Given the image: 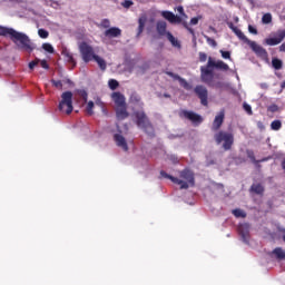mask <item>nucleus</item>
Here are the masks:
<instances>
[{
    "label": "nucleus",
    "mask_w": 285,
    "mask_h": 285,
    "mask_svg": "<svg viewBox=\"0 0 285 285\" xmlns=\"http://www.w3.org/2000/svg\"><path fill=\"white\" fill-rule=\"evenodd\" d=\"M116 117L117 119H128L129 117L128 106L122 105V106L116 107Z\"/></svg>",
    "instance_id": "412c9836"
},
{
    "label": "nucleus",
    "mask_w": 285,
    "mask_h": 285,
    "mask_svg": "<svg viewBox=\"0 0 285 285\" xmlns=\"http://www.w3.org/2000/svg\"><path fill=\"white\" fill-rule=\"evenodd\" d=\"M246 155L254 164L258 163L257 159H255V151H253V149H247Z\"/></svg>",
    "instance_id": "e433bc0d"
},
{
    "label": "nucleus",
    "mask_w": 285,
    "mask_h": 285,
    "mask_svg": "<svg viewBox=\"0 0 285 285\" xmlns=\"http://www.w3.org/2000/svg\"><path fill=\"white\" fill-rule=\"evenodd\" d=\"M40 66H41V68H43L45 70H49V69H50V66L48 65V61H47V60H41V61H40Z\"/></svg>",
    "instance_id": "3c124183"
},
{
    "label": "nucleus",
    "mask_w": 285,
    "mask_h": 285,
    "mask_svg": "<svg viewBox=\"0 0 285 285\" xmlns=\"http://www.w3.org/2000/svg\"><path fill=\"white\" fill-rule=\"evenodd\" d=\"M214 141L222 146L223 150H232L235 144V134L233 131L218 130L214 134Z\"/></svg>",
    "instance_id": "7ed1b4c3"
},
{
    "label": "nucleus",
    "mask_w": 285,
    "mask_h": 285,
    "mask_svg": "<svg viewBox=\"0 0 285 285\" xmlns=\"http://www.w3.org/2000/svg\"><path fill=\"white\" fill-rule=\"evenodd\" d=\"M227 26L229 30H232L240 41L244 42L248 39V37H246V35H244V32H242V30L237 28L233 22H228Z\"/></svg>",
    "instance_id": "6ab92c4d"
},
{
    "label": "nucleus",
    "mask_w": 285,
    "mask_h": 285,
    "mask_svg": "<svg viewBox=\"0 0 285 285\" xmlns=\"http://www.w3.org/2000/svg\"><path fill=\"white\" fill-rule=\"evenodd\" d=\"M108 86H109L110 90H117L119 88V81H117L115 79H110L108 81Z\"/></svg>",
    "instance_id": "473e14b6"
},
{
    "label": "nucleus",
    "mask_w": 285,
    "mask_h": 285,
    "mask_svg": "<svg viewBox=\"0 0 285 285\" xmlns=\"http://www.w3.org/2000/svg\"><path fill=\"white\" fill-rule=\"evenodd\" d=\"M38 35L40 39H48V37L50 36V33L46 29H39Z\"/></svg>",
    "instance_id": "4c0bfd02"
},
{
    "label": "nucleus",
    "mask_w": 285,
    "mask_h": 285,
    "mask_svg": "<svg viewBox=\"0 0 285 285\" xmlns=\"http://www.w3.org/2000/svg\"><path fill=\"white\" fill-rule=\"evenodd\" d=\"M272 66L275 70H282V67L284 66V62L279 60V58H273L272 59Z\"/></svg>",
    "instance_id": "bb28decb"
},
{
    "label": "nucleus",
    "mask_w": 285,
    "mask_h": 285,
    "mask_svg": "<svg viewBox=\"0 0 285 285\" xmlns=\"http://www.w3.org/2000/svg\"><path fill=\"white\" fill-rule=\"evenodd\" d=\"M197 23H199V18L194 17V18L190 19V24L191 26H197Z\"/></svg>",
    "instance_id": "6e6d98bb"
},
{
    "label": "nucleus",
    "mask_w": 285,
    "mask_h": 285,
    "mask_svg": "<svg viewBox=\"0 0 285 285\" xmlns=\"http://www.w3.org/2000/svg\"><path fill=\"white\" fill-rule=\"evenodd\" d=\"M78 49L81 55V59L82 61H85V63H90V61H92L94 58L97 56L95 53V48H92V46H90L86 41L80 42L78 45Z\"/></svg>",
    "instance_id": "423d86ee"
},
{
    "label": "nucleus",
    "mask_w": 285,
    "mask_h": 285,
    "mask_svg": "<svg viewBox=\"0 0 285 285\" xmlns=\"http://www.w3.org/2000/svg\"><path fill=\"white\" fill-rule=\"evenodd\" d=\"M164 97H165L166 99H170V95H169V94H164Z\"/></svg>",
    "instance_id": "bf43d9fd"
},
{
    "label": "nucleus",
    "mask_w": 285,
    "mask_h": 285,
    "mask_svg": "<svg viewBox=\"0 0 285 285\" xmlns=\"http://www.w3.org/2000/svg\"><path fill=\"white\" fill-rule=\"evenodd\" d=\"M114 140L116 141V145L119 148H122L125 153H128V142L126 141V138L121 134H115Z\"/></svg>",
    "instance_id": "f3484780"
},
{
    "label": "nucleus",
    "mask_w": 285,
    "mask_h": 285,
    "mask_svg": "<svg viewBox=\"0 0 285 285\" xmlns=\"http://www.w3.org/2000/svg\"><path fill=\"white\" fill-rule=\"evenodd\" d=\"M92 108H95V102L92 100H90L88 104H87V115L89 116H92L95 115V111H92Z\"/></svg>",
    "instance_id": "f704fd0d"
},
{
    "label": "nucleus",
    "mask_w": 285,
    "mask_h": 285,
    "mask_svg": "<svg viewBox=\"0 0 285 285\" xmlns=\"http://www.w3.org/2000/svg\"><path fill=\"white\" fill-rule=\"evenodd\" d=\"M198 57H199V61L202 63H204L206 61V59H208V56L205 52H199Z\"/></svg>",
    "instance_id": "09e8293b"
},
{
    "label": "nucleus",
    "mask_w": 285,
    "mask_h": 285,
    "mask_svg": "<svg viewBox=\"0 0 285 285\" xmlns=\"http://www.w3.org/2000/svg\"><path fill=\"white\" fill-rule=\"evenodd\" d=\"M9 39H11L19 50H24V52H32V50H35V43H32L30 37L23 32L12 29Z\"/></svg>",
    "instance_id": "f03ea898"
},
{
    "label": "nucleus",
    "mask_w": 285,
    "mask_h": 285,
    "mask_svg": "<svg viewBox=\"0 0 285 285\" xmlns=\"http://www.w3.org/2000/svg\"><path fill=\"white\" fill-rule=\"evenodd\" d=\"M58 110L65 115H71L75 107L72 106V91H65L61 94V100L58 105Z\"/></svg>",
    "instance_id": "39448f33"
},
{
    "label": "nucleus",
    "mask_w": 285,
    "mask_h": 285,
    "mask_svg": "<svg viewBox=\"0 0 285 285\" xmlns=\"http://www.w3.org/2000/svg\"><path fill=\"white\" fill-rule=\"evenodd\" d=\"M268 112H277V110H279V107L277 105H271L267 108Z\"/></svg>",
    "instance_id": "8fccbe9b"
},
{
    "label": "nucleus",
    "mask_w": 285,
    "mask_h": 285,
    "mask_svg": "<svg viewBox=\"0 0 285 285\" xmlns=\"http://www.w3.org/2000/svg\"><path fill=\"white\" fill-rule=\"evenodd\" d=\"M262 23L268 24V23H273V14L271 13H265L262 17Z\"/></svg>",
    "instance_id": "cd10ccee"
},
{
    "label": "nucleus",
    "mask_w": 285,
    "mask_h": 285,
    "mask_svg": "<svg viewBox=\"0 0 285 285\" xmlns=\"http://www.w3.org/2000/svg\"><path fill=\"white\" fill-rule=\"evenodd\" d=\"M285 89V80L283 82H281V90Z\"/></svg>",
    "instance_id": "4d7b16f0"
},
{
    "label": "nucleus",
    "mask_w": 285,
    "mask_h": 285,
    "mask_svg": "<svg viewBox=\"0 0 285 285\" xmlns=\"http://www.w3.org/2000/svg\"><path fill=\"white\" fill-rule=\"evenodd\" d=\"M189 30L190 35H195V31L191 28H187Z\"/></svg>",
    "instance_id": "13d9d810"
},
{
    "label": "nucleus",
    "mask_w": 285,
    "mask_h": 285,
    "mask_svg": "<svg viewBox=\"0 0 285 285\" xmlns=\"http://www.w3.org/2000/svg\"><path fill=\"white\" fill-rule=\"evenodd\" d=\"M180 179H184V183L187 184L188 188L195 186V173L193 170L185 168L179 173Z\"/></svg>",
    "instance_id": "1a4fd4ad"
},
{
    "label": "nucleus",
    "mask_w": 285,
    "mask_h": 285,
    "mask_svg": "<svg viewBox=\"0 0 285 285\" xmlns=\"http://www.w3.org/2000/svg\"><path fill=\"white\" fill-rule=\"evenodd\" d=\"M41 60H39V59H36V60H32L31 62H29V70H35V67L36 66H39V62H40Z\"/></svg>",
    "instance_id": "de8ad7c7"
},
{
    "label": "nucleus",
    "mask_w": 285,
    "mask_h": 285,
    "mask_svg": "<svg viewBox=\"0 0 285 285\" xmlns=\"http://www.w3.org/2000/svg\"><path fill=\"white\" fill-rule=\"evenodd\" d=\"M180 86L185 89V90H190L193 87L190 86V83H188V81L184 78H180V80H178Z\"/></svg>",
    "instance_id": "c9c22d12"
},
{
    "label": "nucleus",
    "mask_w": 285,
    "mask_h": 285,
    "mask_svg": "<svg viewBox=\"0 0 285 285\" xmlns=\"http://www.w3.org/2000/svg\"><path fill=\"white\" fill-rule=\"evenodd\" d=\"M226 118V112L220 110L216 116L212 124V132H219L222 126H224V119Z\"/></svg>",
    "instance_id": "9d476101"
},
{
    "label": "nucleus",
    "mask_w": 285,
    "mask_h": 285,
    "mask_svg": "<svg viewBox=\"0 0 285 285\" xmlns=\"http://www.w3.org/2000/svg\"><path fill=\"white\" fill-rule=\"evenodd\" d=\"M122 6H124V8H130V6H132V1L131 0H125L122 2Z\"/></svg>",
    "instance_id": "864d4df0"
},
{
    "label": "nucleus",
    "mask_w": 285,
    "mask_h": 285,
    "mask_svg": "<svg viewBox=\"0 0 285 285\" xmlns=\"http://www.w3.org/2000/svg\"><path fill=\"white\" fill-rule=\"evenodd\" d=\"M244 43H247V46H249L253 52H255V55H257L261 59L263 60L268 59V51H266L264 47L257 45V42L252 41L250 39L247 38L244 40Z\"/></svg>",
    "instance_id": "0eeeda50"
},
{
    "label": "nucleus",
    "mask_w": 285,
    "mask_h": 285,
    "mask_svg": "<svg viewBox=\"0 0 285 285\" xmlns=\"http://www.w3.org/2000/svg\"><path fill=\"white\" fill-rule=\"evenodd\" d=\"M131 104H141V106H144V102H141V97H139L138 95H134L130 98Z\"/></svg>",
    "instance_id": "a19ab883"
},
{
    "label": "nucleus",
    "mask_w": 285,
    "mask_h": 285,
    "mask_svg": "<svg viewBox=\"0 0 285 285\" xmlns=\"http://www.w3.org/2000/svg\"><path fill=\"white\" fill-rule=\"evenodd\" d=\"M238 235H240L243 242H245V244H248V239L250 238V232H249V227L248 224H243L238 227Z\"/></svg>",
    "instance_id": "2eb2a0df"
},
{
    "label": "nucleus",
    "mask_w": 285,
    "mask_h": 285,
    "mask_svg": "<svg viewBox=\"0 0 285 285\" xmlns=\"http://www.w3.org/2000/svg\"><path fill=\"white\" fill-rule=\"evenodd\" d=\"M234 217H243L246 218V214L242 209H234L233 212Z\"/></svg>",
    "instance_id": "58836bf2"
},
{
    "label": "nucleus",
    "mask_w": 285,
    "mask_h": 285,
    "mask_svg": "<svg viewBox=\"0 0 285 285\" xmlns=\"http://www.w3.org/2000/svg\"><path fill=\"white\" fill-rule=\"evenodd\" d=\"M195 95L200 99L202 106H208V89L202 85L194 88Z\"/></svg>",
    "instance_id": "6e6552de"
},
{
    "label": "nucleus",
    "mask_w": 285,
    "mask_h": 285,
    "mask_svg": "<svg viewBox=\"0 0 285 285\" xmlns=\"http://www.w3.org/2000/svg\"><path fill=\"white\" fill-rule=\"evenodd\" d=\"M273 255H275L278 259H285V252L282 249V247H276L273 252Z\"/></svg>",
    "instance_id": "393cba45"
},
{
    "label": "nucleus",
    "mask_w": 285,
    "mask_h": 285,
    "mask_svg": "<svg viewBox=\"0 0 285 285\" xmlns=\"http://www.w3.org/2000/svg\"><path fill=\"white\" fill-rule=\"evenodd\" d=\"M146 27V21H144V19H139L138 20V33L137 37H139L141 35V32H144V28Z\"/></svg>",
    "instance_id": "2f4dec72"
},
{
    "label": "nucleus",
    "mask_w": 285,
    "mask_h": 285,
    "mask_svg": "<svg viewBox=\"0 0 285 285\" xmlns=\"http://www.w3.org/2000/svg\"><path fill=\"white\" fill-rule=\"evenodd\" d=\"M111 99L114 104L116 105V108L119 106H126V96L119 91H114L111 94Z\"/></svg>",
    "instance_id": "4468645a"
},
{
    "label": "nucleus",
    "mask_w": 285,
    "mask_h": 285,
    "mask_svg": "<svg viewBox=\"0 0 285 285\" xmlns=\"http://www.w3.org/2000/svg\"><path fill=\"white\" fill-rule=\"evenodd\" d=\"M160 176L164 177L165 179H170V181H173V184H177L178 186H180V190H188V183H185L181 179H179L175 176H171L164 170L160 171Z\"/></svg>",
    "instance_id": "9b49d317"
},
{
    "label": "nucleus",
    "mask_w": 285,
    "mask_h": 285,
    "mask_svg": "<svg viewBox=\"0 0 285 285\" xmlns=\"http://www.w3.org/2000/svg\"><path fill=\"white\" fill-rule=\"evenodd\" d=\"M177 12H179V14H181V17H186V12H184V7L178 6L177 7Z\"/></svg>",
    "instance_id": "5fc2aeb1"
},
{
    "label": "nucleus",
    "mask_w": 285,
    "mask_h": 285,
    "mask_svg": "<svg viewBox=\"0 0 285 285\" xmlns=\"http://www.w3.org/2000/svg\"><path fill=\"white\" fill-rule=\"evenodd\" d=\"M51 83L55 88H59L60 90L63 88V82H61V80H51Z\"/></svg>",
    "instance_id": "a18cd8bd"
},
{
    "label": "nucleus",
    "mask_w": 285,
    "mask_h": 285,
    "mask_svg": "<svg viewBox=\"0 0 285 285\" xmlns=\"http://www.w3.org/2000/svg\"><path fill=\"white\" fill-rule=\"evenodd\" d=\"M161 17L169 21V23H181V18L173 13V11H163Z\"/></svg>",
    "instance_id": "dca6fc26"
},
{
    "label": "nucleus",
    "mask_w": 285,
    "mask_h": 285,
    "mask_svg": "<svg viewBox=\"0 0 285 285\" xmlns=\"http://www.w3.org/2000/svg\"><path fill=\"white\" fill-rule=\"evenodd\" d=\"M180 117H185V119H188L193 124H202L204 121V118H202V116H199L194 111H188V110H183L180 112Z\"/></svg>",
    "instance_id": "f8f14e48"
},
{
    "label": "nucleus",
    "mask_w": 285,
    "mask_h": 285,
    "mask_svg": "<svg viewBox=\"0 0 285 285\" xmlns=\"http://www.w3.org/2000/svg\"><path fill=\"white\" fill-rule=\"evenodd\" d=\"M243 108L247 112V115H253V107H250V105L244 102Z\"/></svg>",
    "instance_id": "49530a36"
},
{
    "label": "nucleus",
    "mask_w": 285,
    "mask_h": 285,
    "mask_svg": "<svg viewBox=\"0 0 285 285\" xmlns=\"http://www.w3.org/2000/svg\"><path fill=\"white\" fill-rule=\"evenodd\" d=\"M248 32H250V35H257V29L253 26H248Z\"/></svg>",
    "instance_id": "603ef678"
},
{
    "label": "nucleus",
    "mask_w": 285,
    "mask_h": 285,
    "mask_svg": "<svg viewBox=\"0 0 285 285\" xmlns=\"http://www.w3.org/2000/svg\"><path fill=\"white\" fill-rule=\"evenodd\" d=\"M78 96L83 100L85 104L88 102V92L83 89H79L78 91Z\"/></svg>",
    "instance_id": "7c9ffc66"
},
{
    "label": "nucleus",
    "mask_w": 285,
    "mask_h": 285,
    "mask_svg": "<svg viewBox=\"0 0 285 285\" xmlns=\"http://www.w3.org/2000/svg\"><path fill=\"white\" fill-rule=\"evenodd\" d=\"M285 39V30H278L276 37L265 39L267 46H279Z\"/></svg>",
    "instance_id": "ddd939ff"
},
{
    "label": "nucleus",
    "mask_w": 285,
    "mask_h": 285,
    "mask_svg": "<svg viewBox=\"0 0 285 285\" xmlns=\"http://www.w3.org/2000/svg\"><path fill=\"white\" fill-rule=\"evenodd\" d=\"M167 39L168 41H170L171 46H179V41H177V39L175 38V36H173V33L167 32Z\"/></svg>",
    "instance_id": "c85d7f7f"
},
{
    "label": "nucleus",
    "mask_w": 285,
    "mask_h": 285,
    "mask_svg": "<svg viewBox=\"0 0 285 285\" xmlns=\"http://www.w3.org/2000/svg\"><path fill=\"white\" fill-rule=\"evenodd\" d=\"M42 50H45L46 52H49V55H52L55 52V47H52V45L46 42L42 45Z\"/></svg>",
    "instance_id": "c756f323"
},
{
    "label": "nucleus",
    "mask_w": 285,
    "mask_h": 285,
    "mask_svg": "<svg viewBox=\"0 0 285 285\" xmlns=\"http://www.w3.org/2000/svg\"><path fill=\"white\" fill-rule=\"evenodd\" d=\"M215 69L222 70L223 72H228L230 67L223 60L215 61L212 57H209L207 65L200 67V79L203 83H207V86L213 83V79H215Z\"/></svg>",
    "instance_id": "f257e3e1"
},
{
    "label": "nucleus",
    "mask_w": 285,
    "mask_h": 285,
    "mask_svg": "<svg viewBox=\"0 0 285 285\" xmlns=\"http://www.w3.org/2000/svg\"><path fill=\"white\" fill-rule=\"evenodd\" d=\"M12 28H8V27H1L0 26V37H9L12 35Z\"/></svg>",
    "instance_id": "a878e982"
},
{
    "label": "nucleus",
    "mask_w": 285,
    "mask_h": 285,
    "mask_svg": "<svg viewBox=\"0 0 285 285\" xmlns=\"http://www.w3.org/2000/svg\"><path fill=\"white\" fill-rule=\"evenodd\" d=\"M166 75H168V77H171V79H175L176 81H180L181 77L177 73H174L173 71H167Z\"/></svg>",
    "instance_id": "37998d69"
},
{
    "label": "nucleus",
    "mask_w": 285,
    "mask_h": 285,
    "mask_svg": "<svg viewBox=\"0 0 285 285\" xmlns=\"http://www.w3.org/2000/svg\"><path fill=\"white\" fill-rule=\"evenodd\" d=\"M205 39L209 46H212L213 48H217V41H215V39H213L208 36H205Z\"/></svg>",
    "instance_id": "ea45409f"
},
{
    "label": "nucleus",
    "mask_w": 285,
    "mask_h": 285,
    "mask_svg": "<svg viewBox=\"0 0 285 285\" xmlns=\"http://www.w3.org/2000/svg\"><path fill=\"white\" fill-rule=\"evenodd\" d=\"M273 130H282V120H274L271 124Z\"/></svg>",
    "instance_id": "72a5a7b5"
},
{
    "label": "nucleus",
    "mask_w": 285,
    "mask_h": 285,
    "mask_svg": "<svg viewBox=\"0 0 285 285\" xmlns=\"http://www.w3.org/2000/svg\"><path fill=\"white\" fill-rule=\"evenodd\" d=\"M94 61H96V63H98L100 70L106 71V68H108L106 60H104V58L99 57V56H95Z\"/></svg>",
    "instance_id": "b1692460"
},
{
    "label": "nucleus",
    "mask_w": 285,
    "mask_h": 285,
    "mask_svg": "<svg viewBox=\"0 0 285 285\" xmlns=\"http://www.w3.org/2000/svg\"><path fill=\"white\" fill-rule=\"evenodd\" d=\"M62 57L65 58L67 63H70L72 68L77 66V60H75V57L72 56V52L68 50L67 48H63L61 51Z\"/></svg>",
    "instance_id": "a211bd4d"
},
{
    "label": "nucleus",
    "mask_w": 285,
    "mask_h": 285,
    "mask_svg": "<svg viewBox=\"0 0 285 285\" xmlns=\"http://www.w3.org/2000/svg\"><path fill=\"white\" fill-rule=\"evenodd\" d=\"M135 118L138 128H141V130L149 137H155V127L153 126V122H150V119H148V116H146V112L136 111Z\"/></svg>",
    "instance_id": "20e7f679"
},
{
    "label": "nucleus",
    "mask_w": 285,
    "mask_h": 285,
    "mask_svg": "<svg viewBox=\"0 0 285 285\" xmlns=\"http://www.w3.org/2000/svg\"><path fill=\"white\" fill-rule=\"evenodd\" d=\"M249 190L255 195H264V186L262 184H253Z\"/></svg>",
    "instance_id": "5701e85b"
},
{
    "label": "nucleus",
    "mask_w": 285,
    "mask_h": 285,
    "mask_svg": "<svg viewBox=\"0 0 285 285\" xmlns=\"http://www.w3.org/2000/svg\"><path fill=\"white\" fill-rule=\"evenodd\" d=\"M104 36L108 39H115L121 36V29L118 27H111L104 32Z\"/></svg>",
    "instance_id": "aec40b11"
},
{
    "label": "nucleus",
    "mask_w": 285,
    "mask_h": 285,
    "mask_svg": "<svg viewBox=\"0 0 285 285\" xmlns=\"http://www.w3.org/2000/svg\"><path fill=\"white\" fill-rule=\"evenodd\" d=\"M167 24L166 21H158L156 23V30L158 32V35H160V37H166L168 36V31H166Z\"/></svg>",
    "instance_id": "4be33fe9"
},
{
    "label": "nucleus",
    "mask_w": 285,
    "mask_h": 285,
    "mask_svg": "<svg viewBox=\"0 0 285 285\" xmlns=\"http://www.w3.org/2000/svg\"><path fill=\"white\" fill-rule=\"evenodd\" d=\"M101 28L110 29V20L109 19H102L100 22Z\"/></svg>",
    "instance_id": "c03bdc74"
},
{
    "label": "nucleus",
    "mask_w": 285,
    "mask_h": 285,
    "mask_svg": "<svg viewBox=\"0 0 285 285\" xmlns=\"http://www.w3.org/2000/svg\"><path fill=\"white\" fill-rule=\"evenodd\" d=\"M220 55L223 59H228L229 61L233 60V58L230 57V51L220 50Z\"/></svg>",
    "instance_id": "79ce46f5"
}]
</instances>
